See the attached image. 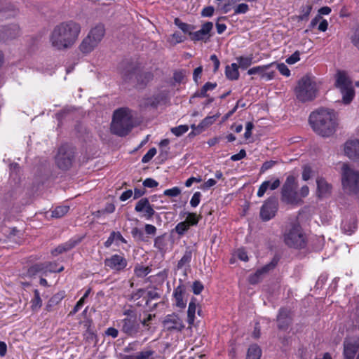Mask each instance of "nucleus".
<instances>
[{"mask_svg":"<svg viewBox=\"0 0 359 359\" xmlns=\"http://www.w3.org/2000/svg\"><path fill=\"white\" fill-rule=\"evenodd\" d=\"M317 191L319 197H324L331 193L332 186L323 178H318L316 180Z\"/></svg>","mask_w":359,"mask_h":359,"instance_id":"a878e982","label":"nucleus"},{"mask_svg":"<svg viewBox=\"0 0 359 359\" xmlns=\"http://www.w3.org/2000/svg\"><path fill=\"white\" fill-rule=\"evenodd\" d=\"M285 244L297 249H302L306 246V238L301 226L297 223L292 224L290 228L284 234Z\"/></svg>","mask_w":359,"mask_h":359,"instance_id":"6e6552de","label":"nucleus"},{"mask_svg":"<svg viewBox=\"0 0 359 359\" xmlns=\"http://www.w3.org/2000/svg\"><path fill=\"white\" fill-rule=\"evenodd\" d=\"M357 227L356 225V219L355 218H351L349 221H342L341 222V229L342 231L351 235Z\"/></svg>","mask_w":359,"mask_h":359,"instance_id":"473e14b6","label":"nucleus"},{"mask_svg":"<svg viewBox=\"0 0 359 359\" xmlns=\"http://www.w3.org/2000/svg\"><path fill=\"white\" fill-rule=\"evenodd\" d=\"M145 293L146 291L144 289H139L131 294L130 299L137 301L141 297L144 298V297H145Z\"/></svg>","mask_w":359,"mask_h":359,"instance_id":"052dcab7","label":"nucleus"},{"mask_svg":"<svg viewBox=\"0 0 359 359\" xmlns=\"http://www.w3.org/2000/svg\"><path fill=\"white\" fill-rule=\"evenodd\" d=\"M335 86L340 90L343 102L346 104H349L354 97L355 92L351 81L344 72H337Z\"/></svg>","mask_w":359,"mask_h":359,"instance_id":"1a4fd4ad","label":"nucleus"},{"mask_svg":"<svg viewBox=\"0 0 359 359\" xmlns=\"http://www.w3.org/2000/svg\"><path fill=\"white\" fill-rule=\"evenodd\" d=\"M190 226L187 222L184 221L178 223L175 227V231L180 236H183L189 229Z\"/></svg>","mask_w":359,"mask_h":359,"instance_id":"c03bdc74","label":"nucleus"},{"mask_svg":"<svg viewBox=\"0 0 359 359\" xmlns=\"http://www.w3.org/2000/svg\"><path fill=\"white\" fill-rule=\"evenodd\" d=\"M225 75L229 80H238L239 78L238 66L236 63L227 65L225 69Z\"/></svg>","mask_w":359,"mask_h":359,"instance_id":"c85d7f7f","label":"nucleus"},{"mask_svg":"<svg viewBox=\"0 0 359 359\" xmlns=\"http://www.w3.org/2000/svg\"><path fill=\"white\" fill-rule=\"evenodd\" d=\"M133 127L132 115L128 109L114 111L111 125V132L120 137L127 135Z\"/></svg>","mask_w":359,"mask_h":359,"instance_id":"20e7f679","label":"nucleus"},{"mask_svg":"<svg viewBox=\"0 0 359 359\" xmlns=\"http://www.w3.org/2000/svg\"><path fill=\"white\" fill-rule=\"evenodd\" d=\"M204 287L201 282L196 280L193 283L192 290L195 294H199L203 290Z\"/></svg>","mask_w":359,"mask_h":359,"instance_id":"bf43d9fd","label":"nucleus"},{"mask_svg":"<svg viewBox=\"0 0 359 359\" xmlns=\"http://www.w3.org/2000/svg\"><path fill=\"white\" fill-rule=\"evenodd\" d=\"M135 210L142 213V217L146 219H151L156 212L147 198H142L138 201L135 207Z\"/></svg>","mask_w":359,"mask_h":359,"instance_id":"a211bd4d","label":"nucleus"},{"mask_svg":"<svg viewBox=\"0 0 359 359\" xmlns=\"http://www.w3.org/2000/svg\"><path fill=\"white\" fill-rule=\"evenodd\" d=\"M172 302L173 306L180 309H184L187 306V285L182 279L179 280V285L174 289Z\"/></svg>","mask_w":359,"mask_h":359,"instance_id":"ddd939ff","label":"nucleus"},{"mask_svg":"<svg viewBox=\"0 0 359 359\" xmlns=\"http://www.w3.org/2000/svg\"><path fill=\"white\" fill-rule=\"evenodd\" d=\"M212 28L213 23L212 22H206L202 25L201 28L198 31L190 32V38L192 41H204L206 42L212 36L211 34Z\"/></svg>","mask_w":359,"mask_h":359,"instance_id":"f3484780","label":"nucleus"},{"mask_svg":"<svg viewBox=\"0 0 359 359\" xmlns=\"http://www.w3.org/2000/svg\"><path fill=\"white\" fill-rule=\"evenodd\" d=\"M17 13L18 11L15 9L14 6L11 5L0 9V14L6 18L14 17Z\"/></svg>","mask_w":359,"mask_h":359,"instance_id":"a19ab883","label":"nucleus"},{"mask_svg":"<svg viewBox=\"0 0 359 359\" xmlns=\"http://www.w3.org/2000/svg\"><path fill=\"white\" fill-rule=\"evenodd\" d=\"M344 153L351 159L359 158V140H351L345 143Z\"/></svg>","mask_w":359,"mask_h":359,"instance_id":"412c9836","label":"nucleus"},{"mask_svg":"<svg viewBox=\"0 0 359 359\" xmlns=\"http://www.w3.org/2000/svg\"><path fill=\"white\" fill-rule=\"evenodd\" d=\"M65 297V292L61 291L54 294L48 302L46 305V310L51 311L53 308L58 304Z\"/></svg>","mask_w":359,"mask_h":359,"instance_id":"2f4dec72","label":"nucleus"},{"mask_svg":"<svg viewBox=\"0 0 359 359\" xmlns=\"http://www.w3.org/2000/svg\"><path fill=\"white\" fill-rule=\"evenodd\" d=\"M312 170L311 167L305 165L303 168V172H302V179L304 181H307L310 179L311 176Z\"/></svg>","mask_w":359,"mask_h":359,"instance_id":"e2e57ef3","label":"nucleus"},{"mask_svg":"<svg viewBox=\"0 0 359 359\" xmlns=\"http://www.w3.org/2000/svg\"><path fill=\"white\" fill-rule=\"evenodd\" d=\"M145 294L144 299L145 300L146 305H148L150 301L160 298V294L156 290H149Z\"/></svg>","mask_w":359,"mask_h":359,"instance_id":"8fccbe9b","label":"nucleus"},{"mask_svg":"<svg viewBox=\"0 0 359 359\" xmlns=\"http://www.w3.org/2000/svg\"><path fill=\"white\" fill-rule=\"evenodd\" d=\"M189 130L187 125H180L171 128V133L177 137H180L186 133Z\"/></svg>","mask_w":359,"mask_h":359,"instance_id":"49530a36","label":"nucleus"},{"mask_svg":"<svg viewBox=\"0 0 359 359\" xmlns=\"http://www.w3.org/2000/svg\"><path fill=\"white\" fill-rule=\"evenodd\" d=\"M31 308L32 311H38L42 306V300L40 292L38 290H34V297L31 300Z\"/></svg>","mask_w":359,"mask_h":359,"instance_id":"4c0bfd02","label":"nucleus"},{"mask_svg":"<svg viewBox=\"0 0 359 359\" xmlns=\"http://www.w3.org/2000/svg\"><path fill=\"white\" fill-rule=\"evenodd\" d=\"M119 241L123 243H127V241L123 237L119 231H111L104 245L106 248H109L114 241Z\"/></svg>","mask_w":359,"mask_h":359,"instance_id":"c756f323","label":"nucleus"},{"mask_svg":"<svg viewBox=\"0 0 359 359\" xmlns=\"http://www.w3.org/2000/svg\"><path fill=\"white\" fill-rule=\"evenodd\" d=\"M97 44L98 43L88 34L80 44L79 49L83 53H89L97 46Z\"/></svg>","mask_w":359,"mask_h":359,"instance_id":"393cba45","label":"nucleus"},{"mask_svg":"<svg viewBox=\"0 0 359 359\" xmlns=\"http://www.w3.org/2000/svg\"><path fill=\"white\" fill-rule=\"evenodd\" d=\"M81 242V238H72L69 240L67 242L57 246L53 250H52V254L53 255H57L64 252H67L74 248L76 245H78Z\"/></svg>","mask_w":359,"mask_h":359,"instance_id":"b1692460","label":"nucleus"},{"mask_svg":"<svg viewBox=\"0 0 359 359\" xmlns=\"http://www.w3.org/2000/svg\"><path fill=\"white\" fill-rule=\"evenodd\" d=\"M121 331L132 337L138 336L140 333V323L136 318H124L118 323Z\"/></svg>","mask_w":359,"mask_h":359,"instance_id":"f8f14e48","label":"nucleus"},{"mask_svg":"<svg viewBox=\"0 0 359 359\" xmlns=\"http://www.w3.org/2000/svg\"><path fill=\"white\" fill-rule=\"evenodd\" d=\"M217 116H207L197 126L198 128H200L201 130H203L207 127L211 126L216 120Z\"/></svg>","mask_w":359,"mask_h":359,"instance_id":"79ce46f5","label":"nucleus"},{"mask_svg":"<svg viewBox=\"0 0 359 359\" xmlns=\"http://www.w3.org/2000/svg\"><path fill=\"white\" fill-rule=\"evenodd\" d=\"M201 193L199 191H196L194 194L190 201V205L191 207L196 208L198 205L201 201Z\"/></svg>","mask_w":359,"mask_h":359,"instance_id":"6e6d98bb","label":"nucleus"},{"mask_svg":"<svg viewBox=\"0 0 359 359\" xmlns=\"http://www.w3.org/2000/svg\"><path fill=\"white\" fill-rule=\"evenodd\" d=\"M280 185V180L276 179L273 182H271L269 180L263 182L259 186L257 195L258 197H262L268 189L271 191L276 190Z\"/></svg>","mask_w":359,"mask_h":359,"instance_id":"5701e85b","label":"nucleus"},{"mask_svg":"<svg viewBox=\"0 0 359 359\" xmlns=\"http://www.w3.org/2000/svg\"><path fill=\"white\" fill-rule=\"evenodd\" d=\"M249 10L248 4L242 3L238 4L234 9L235 14H244L246 13Z\"/></svg>","mask_w":359,"mask_h":359,"instance_id":"13d9d810","label":"nucleus"},{"mask_svg":"<svg viewBox=\"0 0 359 359\" xmlns=\"http://www.w3.org/2000/svg\"><path fill=\"white\" fill-rule=\"evenodd\" d=\"M164 328L170 332H181L184 328L182 320L175 313L167 315L163 321Z\"/></svg>","mask_w":359,"mask_h":359,"instance_id":"dca6fc26","label":"nucleus"},{"mask_svg":"<svg viewBox=\"0 0 359 359\" xmlns=\"http://www.w3.org/2000/svg\"><path fill=\"white\" fill-rule=\"evenodd\" d=\"M170 143V140L168 139H163L159 143V146L161 147V153L160 156L163 158H166L168 154L170 148L168 147V144Z\"/></svg>","mask_w":359,"mask_h":359,"instance_id":"a18cd8bd","label":"nucleus"},{"mask_svg":"<svg viewBox=\"0 0 359 359\" xmlns=\"http://www.w3.org/2000/svg\"><path fill=\"white\" fill-rule=\"evenodd\" d=\"M154 351L151 349L145 348L140 352L136 353V359H149L150 357H152L154 355Z\"/></svg>","mask_w":359,"mask_h":359,"instance_id":"09e8293b","label":"nucleus"},{"mask_svg":"<svg viewBox=\"0 0 359 359\" xmlns=\"http://www.w3.org/2000/svg\"><path fill=\"white\" fill-rule=\"evenodd\" d=\"M181 193V190L179 187H175L172 189H166L164 191L163 194L166 196L176 197Z\"/></svg>","mask_w":359,"mask_h":359,"instance_id":"5fc2aeb1","label":"nucleus"},{"mask_svg":"<svg viewBox=\"0 0 359 359\" xmlns=\"http://www.w3.org/2000/svg\"><path fill=\"white\" fill-rule=\"evenodd\" d=\"M318 87L316 81L309 76L300 79L294 88L297 99L301 102L313 100L317 95Z\"/></svg>","mask_w":359,"mask_h":359,"instance_id":"423d86ee","label":"nucleus"},{"mask_svg":"<svg viewBox=\"0 0 359 359\" xmlns=\"http://www.w3.org/2000/svg\"><path fill=\"white\" fill-rule=\"evenodd\" d=\"M300 53L298 50L295 51L292 55L288 57L285 62L289 65H293L299 61L300 60Z\"/></svg>","mask_w":359,"mask_h":359,"instance_id":"4d7b16f0","label":"nucleus"},{"mask_svg":"<svg viewBox=\"0 0 359 359\" xmlns=\"http://www.w3.org/2000/svg\"><path fill=\"white\" fill-rule=\"evenodd\" d=\"M104 264L105 266L109 267L111 270L121 271L126 268L128 261L123 255L115 254L110 257L106 258Z\"/></svg>","mask_w":359,"mask_h":359,"instance_id":"4468645a","label":"nucleus"},{"mask_svg":"<svg viewBox=\"0 0 359 359\" xmlns=\"http://www.w3.org/2000/svg\"><path fill=\"white\" fill-rule=\"evenodd\" d=\"M261 355L260 348L256 344H252L248 350L246 359H260Z\"/></svg>","mask_w":359,"mask_h":359,"instance_id":"e433bc0d","label":"nucleus"},{"mask_svg":"<svg viewBox=\"0 0 359 359\" xmlns=\"http://www.w3.org/2000/svg\"><path fill=\"white\" fill-rule=\"evenodd\" d=\"M69 210V207L68 205H60L56 207L52 211V217L55 218H60L66 215Z\"/></svg>","mask_w":359,"mask_h":359,"instance_id":"ea45409f","label":"nucleus"},{"mask_svg":"<svg viewBox=\"0 0 359 359\" xmlns=\"http://www.w3.org/2000/svg\"><path fill=\"white\" fill-rule=\"evenodd\" d=\"M174 23L176 26L178 27L184 34H189L192 32L191 31L194 29V26L182 22L179 18H176L174 20Z\"/></svg>","mask_w":359,"mask_h":359,"instance_id":"58836bf2","label":"nucleus"},{"mask_svg":"<svg viewBox=\"0 0 359 359\" xmlns=\"http://www.w3.org/2000/svg\"><path fill=\"white\" fill-rule=\"evenodd\" d=\"M341 184L348 195H354L359 199V172L344 163L341 167Z\"/></svg>","mask_w":359,"mask_h":359,"instance_id":"0eeeda50","label":"nucleus"},{"mask_svg":"<svg viewBox=\"0 0 359 359\" xmlns=\"http://www.w3.org/2000/svg\"><path fill=\"white\" fill-rule=\"evenodd\" d=\"M275 62H271L266 65L254 67L252 68L249 69L247 72V74L248 75L259 74L262 78L264 71L269 70L271 67L273 66Z\"/></svg>","mask_w":359,"mask_h":359,"instance_id":"c9c22d12","label":"nucleus"},{"mask_svg":"<svg viewBox=\"0 0 359 359\" xmlns=\"http://www.w3.org/2000/svg\"><path fill=\"white\" fill-rule=\"evenodd\" d=\"M309 123L314 132L322 137L332 135L337 126L334 111L324 108L312 112L309 116Z\"/></svg>","mask_w":359,"mask_h":359,"instance_id":"f03ea898","label":"nucleus"},{"mask_svg":"<svg viewBox=\"0 0 359 359\" xmlns=\"http://www.w3.org/2000/svg\"><path fill=\"white\" fill-rule=\"evenodd\" d=\"M150 269L147 266H139L135 268V273L137 277L146 276L150 272Z\"/></svg>","mask_w":359,"mask_h":359,"instance_id":"3c124183","label":"nucleus"},{"mask_svg":"<svg viewBox=\"0 0 359 359\" xmlns=\"http://www.w3.org/2000/svg\"><path fill=\"white\" fill-rule=\"evenodd\" d=\"M75 158V149L67 144H62L55 156V163L62 170H68L72 165Z\"/></svg>","mask_w":359,"mask_h":359,"instance_id":"9d476101","label":"nucleus"},{"mask_svg":"<svg viewBox=\"0 0 359 359\" xmlns=\"http://www.w3.org/2000/svg\"><path fill=\"white\" fill-rule=\"evenodd\" d=\"M196 310V299L193 297L189 302L187 311V323L189 325H193L194 323Z\"/></svg>","mask_w":359,"mask_h":359,"instance_id":"72a5a7b5","label":"nucleus"},{"mask_svg":"<svg viewBox=\"0 0 359 359\" xmlns=\"http://www.w3.org/2000/svg\"><path fill=\"white\" fill-rule=\"evenodd\" d=\"M351 42L359 50V27L355 30L354 35L352 36Z\"/></svg>","mask_w":359,"mask_h":359,"instance_id":"774afa93","label":"nucleus"},{"mask_svg":"<svg viewBox=\"0 0 359 359\" xmlns=\"http://www.w3.org/2000/svg\"><path fill=\"white\" fill-rule=\"evenodd\" d=\"M104 32L105 29L104 25H97L90 31L88 35L99 43L104 36Z\"/></svg>","mask_w":359,"mask_h":359,"instance_id":"cd10ccee","label":"nucleus"},{"mask_svg":"<svg viewBox=\"0 0 359 359\" xmlns=\"http://www.w3.org/2000/svg\"><path fill=\"white\" fill-rule=\"evenodd\" d=\"M245 156H246L245 150L241 149L238 154H233L231 156V160L233 161H240V160L244 158Z\"/></svg>","mask_w":359,"mask_h":359,"instance_id":"338daca9","label":"nucleus"},{"mask_svg":"<svg viewBox=\"0 0 359 359\" xmlns=\"http://www.w3.org/2000/svg\"><path fill=\"white\" fill-rule=\"evenodd\" d=\"M156 148L153 147L151 148L142 157V162L143 163H147L149 162L152 158L156 155Z\"/></svg>","mask_w":359,"mask_h":359,"instance_id":"864d4df0","label":"nucleus"},{"mask_svg":"<svg viewBox=\"0 0 359 359\" xmlns=\"http://www.w3.org/2000/svg\"><path fill=\"white\" fill-rule=\"evenodd\" d=\"M290 313V310L287 309H280L278 315L277 316L278 326L279 329L285 330L287 328L291 322Z\"/></svg>","mask_w":359,"mask_h":359,"instance_id":"4be33fe9","label":"nucleus"},{"mask_svg":"<svg viewBox=\"0 0 359 359\" xmlns=\"http://www.w3.org/2000/svg\"><path fill=\"white\" fill-rule=\"evenodd\" d=\"M254 128L253 123L249 121L246 123L245 125V132L244 133V137L246 140H248L252 135V130Z\"/></svg>","mask_w":359,"mask_h":359,"instance_id":"680f3d73","label":"nucleus"},{"mask_svg":"<svg viewBox=\"0 0 359 359\" xmlns=\"http://www.w3.org/2000/svg\"><path fill=\"white\" fill-rule=\"evenodd\" d=\"M20 34V27L16 24H12L0 27V39L7 41L15 39Z\"/></svg>","mask_w":359,"mask_h":359,"instance_id":"aec40b11","label":"nucleus"},{"mask_svg":"<svg viewBox=\"0 0 359 359\" xmlns=\"http://www.w3.org/2000/svg\"><path fill=\"white\" fill-rule=\"evenodd\" d=\"M131 234L134 238H138L140 240H143L144 233L143 231L137 227H134L131 230Z\"/></svg>","mask_w":359,"mask_h":359,"instance_id":"69168bd1","label":"nucleus"},{"mask_svg":"<svg viewBox=\"0 0 359 359\" xmlns=\"http://www.w3.org/2000/svg\"><path fill=\"white\" fill-rule=\"evenodd\" d=\"M359 348V339H346L344 342V359H354Z\"/></svg>","mask_w":359,"mask_h":359,"instance_id":"6ab92c4d","label":"nucleus"},{"mask_svg":"<svg viewBox=\"0 0 359 359\" xmlns=\"http://www.w3.org/2000/svg\"><path fill=\"white\" fill-rule=\"evenodd\" d=\"M143 185L145 187L154 188L157 187L158 185V183L152 178H147L146 180H144Z\"/></svg>","mask_w":359,"mask_h":359,"instance_id":"0e129e2a","label":"nucleus"},{"mask_svg":"<svg viewBox=\"0 0 359 359\" xmlns=\"http://www.w3.org/2000/svg\"><path fill=\"white\" fill-rule=\"evenodd\" d=\"M192 258V252L191 250L187 248L183 255L182 257L178 261L177 264V269H182L184 268V273H186L187 269L190 267V262Z\"/></svg>","mask_w":359,"mask_h":359,"instance_id":"bb28decb","label":"nucleus"},{"mask_svg":"<svg viewBox=\"0 0 359 359\" xmlns=\"http://www.w3.org/2000/svg\"><path fill=\"white\" fill-rule=\"evenodd\" d=\"M298 180L293 175L287 176L280 190V200L287 205H297L302 203L298 192Z\"/></svg>","mask_w":359,"mask_h":359,"instance_id":"39448f33","label":"nucleus"},{"mask_svg":"<svg viewBox=\"0 0 359 359\" xmlns=\"http://www.w3.org/2000/svg\"><path fill=\"white\" fill-rule=\"evenodd\" d=\"M312 10L311 5H306L301 8V15L299 16V20H306Z\"/></svg>","mask_w":359,"mask_h":359,"instance_id":"de8ad7c7","label":"nucleus"},{"mask_svg":"<svg viewBox=\"0 0 359 359\" xmlns=\"http://www.w3.org/2000/svg\"><path fill=\"white\" fill-rule=\"evenodd\" d=\"M166 241L165 239L164 236H160L155 238L154 240V247L159 250L161 252H163L165 250L166 248Z\"/></svg>","mask_w":359,"mask_h":359,"instance_id":"37998d69","label":"nucleus"},{"mask_svg":"<svg viewBox=\"0 0 359 359\" xmlns=\"http://www.w3.org/2000/svg\"><path fill=\"white\" fill-rule=\"evenodd\" d=\"M238 68L242 69H248L253 63L252 55L248 56H240L236 57Z\"/></svg>","mask_w":359,"mask_h":359,"instance_id":"f704fd0d","label":"nucleus"},{"mask_svg":"<svg viewBox=\"0 0 359 359\" xmlns=\"http://www.w3.org/2000/svg\"><path fill=\"white\" fill-rule=\"evenodd\" d=\"M180 216L182 217L187 216L184 222H187L189 226H196L201 219V215H198L196 213L189 212H184L183 213H180Z\"/></svg>","mask_w":359,"mask_h":359,"instance_id":"7c9ffc66","label":"nucleus"},{"mask_svg":"<svg viewBox=\"0 0 359 359\" xmlns=\"http://www.w3.org/2000/svg\"><path fill=\"white\" fill-rule=\"evenodd\" d=\"M274 65L276 66V69L279 71V72L282 75H283L285 76H287V77L290 76V70L288 69L287 65H285L284 63H277V62H275L273 66Z\"/></svg>","mask_w":359,"mask_h":359,"instance_id":"603ef678","label":"nucleus"},{"mask_svg":"<svg viewBox=\"0 0 359 359\" xmlns=\"http://www.w3.org/2000/svg\"><path fill=\"white\" fill-rule=\"evenodd\" d=\"M278 259L274 257L271 262L263 267L257 269L255 273L251 274L249 276L248 280L250 284L255 285L258 283L259 281L262 280L264 276L269 273L270 271L273 270L276 265L278 264Z\"/></svg>","mask_w":359,"mask_h":359,"instance_id":"2eb2a0df","label":"nucleus"},{"mask_svg":"<svg viewBox=\"0 0 359 359\" xmlns=\"http://www.w3.org/2000/svg\"><path fill=\"white\" fill-rule=\"evenodd\" d=\"M278 209V198L276 196L268 198L260 209L259 216L262 221L267 222L273 218Z\"/></svg>","mask_w":359,"mask_h":359,"instance_id":"9b49d317","label":"nucleus"},{"mask_svg":"<svg viewBox=\"0 0 359 359\" xmlns=\"http://www.w3.org/2000/svg\"><path fill=\"white\" fill-rule=\"evenodd\" d=\"M120 74L124 83L140 88H144L153 79L150 72L143 71L137 64L128 61L121 64Z\"/></svg>","mask_w":359,"mask_h":359,"instance_id":"7ed1b4c3","label":"nucleus"},{"mask_svg":"<svg viewBox=\"0 0 359 359\" xmlns=\"http://www.w3.org/2000/svg\"><path fill=\"white\" fill-rule=\"evenodd\" d=\"M81 32L79 23L69 20L56 25L50 36L53 47L62 50L71 48L77 41Z\"/></svg>","mask_w":359,"mask_h":359,"instance_id":"f257e3e1","label":"nucleus"}]
</instances>
